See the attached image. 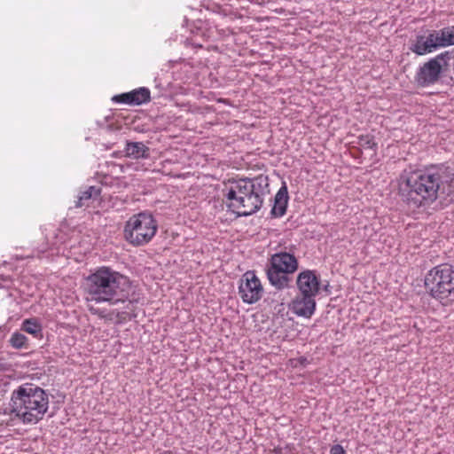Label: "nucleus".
Instances as JSON below:
<instances>
[{
  "mask_svg": "<svg viewBox=\"0 0 454 454\" xmlns=\"http://www.w3.org/2000/svg\"><path fill=\"white\" fill-rule=\"evenodd\" d=\"M130 282L110 267L102 266L85 278L88 310L106 323L121 325L137 317V302L129 299Z\"/></svg>",
  "mask_w": 454,
  "mask_h": 454,
  "instance_id": "nucleus-1",
  "label": "nucleus"
},
{
  "mask_svg": "<svg viewBox=\"0 0 454 454\" xmlns=\"http://www.w3.org/2000/svg\"><path fill=\"white\" fill-rule=\"evenodd\" d=\"M396 184L397 194L407 206L427 207L442 195L454 194V172L443 166L404 170Z\"/></svg>",
  "mask_w": 454,
  "mask_h": 454,
  "instance_id": "nucleus-2",
  "label": "nucleus"
},
{
  "mask_svg": "<svg viewBox=\"0 0 454 454\" xmlns=\"http://www.w3.org/2000/svg\"><path fill=\"white\" fill-rule=\"evenodd\" d=\"M268 180L262 176L254 179H239L225 184L223 203L238 215H249L260 209L267 192Z\"/></svg>",
  "mask_w": 454,
  "mask_h": 454,
  "instance_id": "nucleus-3",
  "label": "nucleus"
},
{
  "mask_svg": "<svg viewBox=\"0 0 454 454\" xmlns=\"http://www.w3.org/2000/svg\"><path fill=\"white\" fill-rule=\"evenodd\" d=\"M11 407L24 424H36L48 411L49 397L43 388L33 384H23L12 391Z\"/></svg>",
  "mask_w": 454,
  "mask_h": 454,
  "instance_id": "nucleus-4",
  "label": "nucleus"
},
{
  "mask_svg": "<svg viewBox=\"0 0 454 454\" xmlns=\"http://www.w3.org/2000/svg\"><path fill=\"white\" fill-rule=\"evenodd\" d=\"M427 293L442 306L454 303V266L442 263L433 267L424 278Z\"/></svg>",
  "mask_w": 454,
  "mask_h": 454,
  "instance_id": "nucleus-5",
  "label": "nucleus"
},
{
  "mask_svg": "<svg viewBox=\"0 0 454 454\" xmlns=\"http://www.w3.org/2000/svg\"><path fill=\"white\" fill-rule=\"evenodd\" d=\"M158 225L153 216L145 212L132 215L125 223L123 235L129 244L140 247L149 243L157 232Z\"/></svg>",
  "mask_w": 454,
  "mask_h": 454,
  "instance_id": "nucleus-6",
  "label": "nucleus"
},
{
  "mask_svg": "<svg viewBox=\"0 0 454 454\" xmlns=\"http://www.w3.org/2000/svg\"><path fill=\"white\" fill-rule=\"evenodd\" d=\"M298 269V261L294 255L289 253H278L271 256L270 267L267 269V277L270 283L277 289L288 287L290 278L287 274H292Z\"/></svg>",
  "mask_w": 454,
  "mask_h": 454,
  "instance_id": "nucleus-7",
  "label": "nucleus"
},
{
  "mask_svg": "<svg viewBox=\"0 0 454 454\" xmlns=\"http://www.w3.org/2000/svg\"><path fill=\"white\" fill-rule=\"evenodd\" d=\"M451 53L449 51L441 52L419 67L415 75L418 84L426 87L436 83L442 73L449 69Z\"/></svg>",
  "mask_w": 454,
  "mask_h": 454,
  "instance_id": "nucleus-8",
  "label": "nucleus"
},
{
  "mask_svg": "<svg viewBox=\"0 0 454 454\" xmlns=\"http://www.w3.org/2000/svg\"><path fill=\"white\" fill-rule=\"evenodd\" d=\"M263 293L262 284L254 271L247 270L242 275L239 285V295L243 302L254 304L262 299Z\"/></svg>",
  "mask_w": 454,
  "mask_h": 454,
  "instance_id": "nucleus-9",
  "label": "nucleus"
},
{
  "mask_svg": "<svg viewBox=\"0 0 454 454\" xmlns=\"http://www.w3.org/2000/svg\"><path fill=\"white\" fill-rule=\"evenodd\" d=\"M440 48L436 30L428 31L427 35H417L410 45L411 51L419 56L432 53Z\"/></svg>",
  "mask_w": 454,
  "mask_h": 454,
  "instance_id": "nucleus-10",
  "label": "nucleus"
},
{
  "mask_svg": "<svg viewBox=\"0 0 454 454\" xmlns=\"http://www.w3.org/2000/svg\"><path fill=\"white\" fill-rule=\"evenodd\" d=\"M296 286L300 294L316 297L320 291V279L316 271L306 270L298 274Z\"/></svg>",
  "mask_w": 454,
  "mask_h": 454,
  "instance_id": "nucleus-11",
  "label": "nucleus"
},
{
  "mask_svg": "<svg viewBox=\"0 0 454 454\" xmlns=\"http://www.w3.org/2000/svg\"><path fill=\"white\" fill-rule=\"evenodd\" d=\"M315 298L310 295L306 296L305 294H299L290 302L289 309L298 317L310 318L317 308Z\"/></svg>",
  "mask_w": 454,
  "mask_h": 454,
  "instance_id": "nucleus-12",
  "label": "nucleus"
},
{
  "mask_svg": "<svg viewBox=\"0 0 454 454\" xmlns=\"http://www.w3.org/2000/svg\"><path fill=\"white\" fill-rule=\"evenodd\" d=\"M113 101L129 106H140L151 101V91L145 87H140L129 92L115 95Z\"/></svg>",
  "mask_w": 454,
  "mask_h": 454,
  "instance_id": "nucleus-13",
  "label": "nucleus"
},
{
  "mask_svg": "<svg viewBox=\"0 0 454 454\" xmlns=\"http://www.w3.org/2000/svg\"><path fill=\"white\" fill-rule=\"evenodd\" d=\"M288 202V192L286 185H283L277 192L274 200V205L271 214L275 217H280L285 215Z\"/></svg>",
  "mask_w": 454,
  "mask_h": 454,
  "instance_id": "nucleus-14",
  "label": "nucleus"
},
{
  "mask_svg": "<svg viewBox=\"0 0 454 454\" xmlns=\"http://www.w3.org/2000/svg\"><path fill=\"white\" fill-rule=\"evenodd\" d=\"M148 147L141 142H129L125 147L126 155L135 159L148 157Z\"/></svg>",
  "mask_w": 454,
  "mask_h": 454,
  "instance_id": "nucleus-15",
  "label": "nucleus"
},
{
  "mask_svg": "<svg viewBox=\"0 0 454 454\" xmlns=\"http://www.w3.org/2000/svg\"><path fill=\"white\" fill-rule=\"evenodd\" d=\"M436 34L441 48L454 45V26L436 30Z\"/></svg>",
  "mask_w": 454,
  "mask_h": 454,
  "instance_id": "nucleus-16",
  "label": "nucleus"
},
{
  "mask_svg": "<svg viewBox=\"0 0 454 454\" xmlns=\"http://www.w3.org/2000/svg\"><path fill=\"white\" fill-rule=\"evenodd\" d=\"M21 330L31 334L35 338H41L43 336L42 325L35 317L25 319L22 322Z\"/></svg>",
  "mask_w": 454,
  "mask_h": 454,
  "instance_id": "nucleus-17",
  "label": "nucleus"
},
{
  "mask_svg": "<svg viewBox=\"0 0 454 454\" xmlns=\"http://www.w3.org/2000/svg\"><path fill=\"white\" fill-rule=\"evenodd\" d=\"M9 342L10 345L16 349L28 348V339L19 332H15L12 334Z\"/></svg>",
  "mask_w": 454,
  "mask_h": 454,
  "instance_id": "nucleus-18",
  "label": "nucleus"
},
{
  "mask_svg": "<svg viewBox=\"0 0 454 454\" xmlns=\"http://www.w3.org/2000/svg\"><path fill=\"white\" fill-rule=\"evenodd\" d=\"M358 145L364 149H373L375 150L377 144L374 141L372 136L362 135L358 137Z\"/></svg>",
  "mask_w": 454,
  "mask_h": 454,
  "instance_id": "nucleus-19",
  "label": "nucleus"
},
{
  "mask_svg": "<svg viewBox=\"0 0 454 454\" xmlns=\"http://www.w3.org/2000/svg\"><path fill=\"white\" fill-rule=\"evenodd\" d=\"M330 454H347V453L341 445L335 444V445L332 446V448L330 450Z\"/></svg>",
  "mask_w": 454,
  "mask_h": 454,
  "instance_id": "nucleus-20",
  "label": "nucleus"
},
{
  "mask_svg": "<svg viewBox=\"0 0 454 454\" xmlns=\"http://www.w3.org/2000/svg\"><path fill=\"white\" fill-rule=\"evenodd\" d=\"M90 191H86L82 193V196L81 197V200L82 199H90L92 196L91 191L94 190L93 187L90 188Z\"/></svg>",
  "mask_w": 454,
  "mask_h": 454,
  "instance_id": "nucleus-21",
  "label": "nucleus"
}]
</instances>
